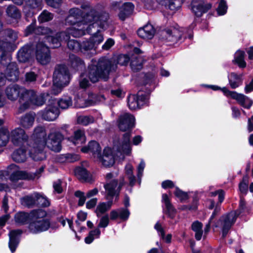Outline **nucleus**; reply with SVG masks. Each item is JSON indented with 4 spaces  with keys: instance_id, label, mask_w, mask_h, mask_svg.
Here are the masks:
<instances>
[{
    "instance_id": "nucleus-1",
    "label": "nucleus",
    "mask_w": 253,
    "mask_h": 253,
    "mask_svg": "<svg viewBox=\"0 0 253 253\" xmlns=\"http://www.w3.org/2000/svg\"><path fill=\"white\" fill-rule=\"evenodd\" d=\"M129 61V57L126 54L119 55L117 62L114 60L102 57L98 60L96 65L89 66L88 78L93 83L97 82L99 79L107 81L109 78L110 74L116 71L117 64L126 66Z\"/></svg>"
},
{
    "instance_id": "nucleus-2",
    "label": "nucleus",
    "mask_w": 253,
    "mask_h": 253,
    "mask_svg": "<svg viewBox=\"0 0 253 253\" xmlns=\"http://www.w3.org/2000/svg\"><path fill=\"white\" fill-rule=\"evenodd\" d=\"M83 8H88V10L83 16L84 23H91L87 26L84 24L85 32L93 35L99 33L100 29H104L108 25L109 14L105 11H98L95 8L86 5L82 6Z\"/></svg>"
},
{
    "instance_id": "nucleus-3",
    "label": "nucleus",
    "mask_w": 253,
    "mask_h": 253,
    "mask_svg": "<svg viewBox=\"0 0 253 253\" xmlns=\"http://www.w3.org/2000/svg\"><path fill=\"white\" fill-rule=\"evenodd\" d=\"M31 138L33 143L30 152V156L35 161H41L45 157L42 152L47 142L45 127L41 125L36 126L33 130Z\"/></svg>"
},
{
    "instance_id": "nucleus-4",
    "label": "nucleus",
    "mask_w": 253,
    "mask_h": 253,
    "mask_svg": "<svg viewBox=\"0 0 253 253\" xmlns=\"http://www.w3.org/2000/svg\"><path fill=\"white\" fill-rule=\"evenodd\" d=\"M27 90L17 84H13L7 86L5 90V94L8 99L13 101L19 97V102L20 105L19 112L22 113L29 108L30 103L24 102Z\"/></svg>"
},
{
    "instance_id": "nucleus-5",
    "label": "nucleus",
    "mask_w": 253,
    "mask_h": 253,
    "mask_svg": "<svg viewBox=\"0 0 253 253\" xmlns=\"http://www.w3.org/2000/svg\"><path fill=\"white\" fill-rule=\"evenodd\" d=\"M72 105V100L69 96H64L58 101L54 98L48 99V121H54L58 117L59 110L58 106L66 109Z\"/></svg>"
},
{
    "instance_id": "nucleus-6",
    "label": "nucleus",
    "mask_w": 253,
    "mask_h": 253,
    "mask_svg": "<svg viewBox=\"0 0 253 253\" xmlns=\"http://www.w3.org/2000/svg\"><path fill=\"white\" fill-rule=\"evenodd\" d=\"M32 222L29 225V229L33 233H37L47 229V223L44 217L46 215L45 211L42 209L34 210L31 212Z\"/></svg>"
},
{
    "instance_id": "nucleus-7",
    "label": "nucleus",
    "mask_w": 253,
    "mask_h": 253,
    "mask_svg": "<svg viewBox=\"0 0 253 253\" xmlns=\"http://www.w3.org/2000/svg\"><path fill=\"white\" fill-rule=\"evenodd\" d=\"M240 214L238 211H232L221 216L215 224L216 227H221L222 237H226L229 230L235 222L237 217Z\"/></svg>"
},
{
    "instance_id": "nucleus-8",
    "label": "nucleus",
    "mask_w": 253,
    "mask_h": 253,
    "mask_svg": "<svg viewBox=\"0 0 253 253\" xmlns=\"http://www.w3.org/2000/svg\"><path fill=\"white\" fill-rule=\"evenodd\" d=\"M125 184V181L123 177H120L119 180L113 179L105 184L104 187L107 193V199H109V197L113 198L116 196V200H118L122 187Z\"/></svg>"
},
{
    "instance_id": "nucleus-9",
    "label": "nucleus",
    "mask_w": 253,
    "mask_h": 253,
    "mask_svg": "<svg viewBox=\"0 0 253 253\" xmlns=\"http://www.w3.org/2000/svg\"><path fill=\"white\" fill-rule=\"evenodd\" d=\"M5 34L8 39H6V41L0 40V62L7 58V52L12 42H15L18 37L17 33L11 29L6 30Z\"/></svg>"
},
{
    "instance_id": "nucleus-10",
    "label": "nucleus",
    "mask_w": 253,
    "mask_h": 253,
    "mask_svg": "<svg viewBox=\"0 0 253 253\" xmlns=\"http://www.w3.org/2000/svg\"><path fill=\"white\" fill-rule=\"evenodd\" d=\"M70 80L69 70L65 65H58L56 67L53 75V81L65 86L69 84Z\"/></svg>"
},
{
    "instance_id": "nucleus-11",
    "label": "nucleus",
    "mask_w": 253,
    "mask_h": 253,
    "mask_svg": "<svg viewBox=\"0 0 253 253\" xmlns=\"http://www.w3.org/2000/svg\"><path fill=\"white\" fill-rule=\"evenodd\" d=\"M131 133L129 131L125 133L121 139L114 140V146L119 152L129 155L131 152L130 138Z\"/></svg>"
},
{
    "instance_id": "nucleus-12",
    "label": "nucleus",
    "mask_w": 253,
    "mask_h": 253,
    "mask_svg": "<svg viewBox=\"0 0 253 253\" xmlns=\"http://www.w3.org/2000/svg\"><path fill=\"white\" fill-rule=\"evenodd\" d=\"M8 172L10 173V179L12 181L21 179H33L35 177V174L20 170L19 167L14 164H12L8 167Z\"/></svg>"
},
{
    "instance_id": "nucleus-13",
    "label": "nucleus",
    "mask_w": 253,
    "mask_h": 253,
    "mask_svg": "<svg viewBox=\"0 0 253 253\" xmlns=\"http://www.w3.org/2000/svg\"><path fill=\"white\" fill-rule=\"evenodd\" d=\"M11 141L15 146H23L27 143L28 136L25 130L17 127L12 130L9 134Z\"/></svg>"
},
{
    "instance_id": "nucleus-14",
    "label": "nucleus",
    "mask_w": 253,
    "mask_h": 253,
    "mask_svg": "<svg viewBox=\"0 0 253 253\" xmlns=\"http://www.w3.org/2000/svg\"><path fill=\"white\" fill-rule=\"evenodd\" d=\"M147 99V95L143 94L140 91L138 92L137 95H130L127 97L128 107L131 110L139 108L146 103Z\"/></svg>"
},
{
    "instance_id": "nucleus-15",
    "label": "nucleus",
    "mask_w": 253,
    "mask_h": 253,
    "mask_svg": "<svg viewBox=\"0 0 253 253\" xmlns=\"http://www.w3.org/2000/svg\"><path fill=\"white\" fill-rule=\"evenodd\" d=\"M135 118L134 116L127 113L120 116L118 120V127L122 131H129L134 126Z\"/></svg>"
},
{
    "instance_id": "nucleus-16",
    "label": "nucleus",
    "mask_w": 253,
    "mask_h": 253,
    "mask_svg": "<svg viewBox=\"0 0 253 253\" xmlns=\"http://www.w3.org/2000/svg\"><path fill=\"white\" fill-rule=\"evenodd\" d=\"M45 98L44 94H36V92L33 90L27 91L24 102H28L30 103V107L31 105L35 106H41L45 102Z\"/></svg>"
},
{
    "instance_id": "nucleus-17",
    "label": "nucleus",
    "mask_w": 253,
    "mask_h": 253,
    "mask_svg": "<svg viewBox=\"0 0 253 253\" xmlns=\"http://www.w3.org/2000/svg\"><path fill=\"white\" fill-rule=\"evenodd\" d=\"M69 15L66 18V23L69 25H76L81 27L84 23V20L81 21L82 17L81 10L77 8H71L69 12Z\"/></svg>"
},
{
    "instance_id": "nucleus-18",
    "label": "nucleus",
    "mask_w": 253,
    "mask_h": 253,
    "mask_svg": "<svg viewBox=\"0 0 253 253\" xmlns=\"http://www.w3.org/2000/svg\"><path fill=\"white\" fill-rule=\"evenodd\" d=\"M63 139L62 134L58 132L51 133L48 135V139L50 140V146H48L52 151L55 152H59L61 150V142Z\"/></svg>"
},
{
    "instance_id": "nucleus-19",
    "label": "nucleus",
    "mask_w": 253,
    "mask_h": 253,
    "mask_svg": "<svg viewBox=\"0 0 253 253\" xmlns=\"http://www.w3.org/2000/svg\"><path fill=\"white\" fill-rule=\"evenodd\" d=\"M191 5L192 11L198 17H201L203 13L207 12L211 7V4L206 3L202 0L197 1L193 0Z\"/></svg>"
},
{
    "instance_id": "nucleus-20",
    "label": "nucleus",
    "mask_w": 253,
    "mask_h": 253,
    "mask_svg": "<svg viewBox=\"0 0 253 253\" xmlns=\"http://www.w3.org/2000/svg\"><path fill=\"white\" fill-rule=\"evenodd\" d=\"M47 47L42 42H39L36 46V55L38 61L42 65L47 63Z\"/></svg>"
},
{
    "instance_id": "nucleus-21",
    "label": "nucleus",
    "mask_w": 253,
    "mask_h": 253,
    "mask_svg": "<svg viewBox=\"0 0 253 253\" xmlns=\"http://www.w3.org/2000/svg\"><path fill=\"white\" fill-rule=\"evenodd\" d=\"M69 39V37L66 32L57 33L54 36L48 35V42L50 47L53 48L60 47L61 41H67Z\"/></svg>"
},
{
    "instance_id": "nucleus-22",
    "label": "nucleus",
    "mask_w": 253,
    "mask_h": 253,
    "mask_svg": "<svg viewBox=\"0 0 253 253\" xmlns=\"http://www.w3.org/2000/svg\"><path fill=\"white\" fill-rule=\"evenodd\" d=\"M46 199L38 194L26 196L21 199L22 204L28 207H31L35 204L40 205L41 203L43 205Z\"/></svg>"
},
{
    "instance_id": "nucleus-23",
    "label": "nucleus",
    "mask_w": 253,
    "mask_h": 253,
    "mask_svg": "<svg viewBox=\"0 0 253 253\" xmlns=\"http://www.w3.org/2000/svg\"><path fill=\"white\" fill-rule=\"evenodd\" d=\"M162 35L168 42L175 43L181 39L182 33L178 29L172 28L164 31Z\"/></svg>"
},
{
    "instance_id": "nucleus-24",
    "label": "nucleus",
    "mask_w": 253,
    "mask_h": 253,
    "mask_svg": "<svg viewBox=\"0 0 253 253\" xmlns=\"http://www.w3.org/2000/svg\"><path fill=\"white\" fill-rule=\"evenodd\" d=\"M97 158L102 164L106 167L112 166L115 163L112 150L108 147L104 148L103 155L102 156L100 154V156L97 157Z\"/></svg>"
},
{
    "instance_id": "nucleus-25",
    "label": "nucleus",
    "mask_w": 253,
    "mask_h": 253,
    "mask_svg": "<svg viewBox=\"0 0 253 253\" xmlns=\"http://www.w3.org/2000/svg\"><path fill=\"white\" fill-rule=\"evenodd\" d=\"M5 74L6 77L3 74H2L4 76L6 80L13 82L17 81L18 79L19 72L16 64L14 62L9 63L6 68Z\"/></svg>"
},
{
    "instance_id": "nucleus-26",
    "label": "nucleus",
    "mask_w": 253,
    "mask_h": 253,
    "mask_svg": "<svg viewBox=\"0 0 253 253\" xmlns=\"http://www.w3.org/2000/svg\"><path fill=\"white\" fill-rule=\"evenodd\" d=\"M84 153L91 152L95 157H100L101 148L99 144L96 141H90L87 146H84L81 149Z\"/></svg>"
},
{
    "instance_id": "nucleus-27",
    "label": "nucleus",
    "mask_w": 253,
    "mask_h": 253,
    "mask_svg": "<svg viewBox=\"0 0 253 253\" xmlns=\"http://www.w3.org/2000/svg\"><path fill=\"white\" fill-rule=\"evenodd\" d=\"M155 34V30L151 24H147L137 31L138 35L143 39H151Z\"/></svg>"
},
{
    "instance_id": "nucleus-28",
    "label": "nucleus",
    "mask_w": 253,
    "mask_h": 253,
    "mask_svg": "<svg viewBox=\"0 0 253 253\" xmlns=\"http://www.w3.org/2000/svg\"><path fill=\"white\" fill-rule=\"evenodd\" d=\"M36 115L33 113H27L21 117L20 121V125L26 129L33 126L35 120Z\"/></svg>"
},
{
    "instance_id": "nucleus-29",
    "label": "nucleus",
    "mask_w": 253,
    "mask_h": 253,
    "mask_svg": "<svg viewBox=\"0 0 253 253\" xmlns=\"http://www.w3.org/2000/svg\"><path fill=\"white\" fill-rule=\"evenodd\" d=\"M162 201L165 203L166 210L165 213L170 218H173L175 215L176 210L171 204L168 196L166 194L162 195Z\"/></svg>"
},
{
    "instance_id": "nucleus-30",
    "label": "nucleus",
    "mask_w": 253,
    "mask_h": 253,
    "mask_svg": "<svg viewBox=\"0 0 253 253\" xmlns=\"http://www.w3.org/2000/svg\"><path fill=\"white\" fill-rule=\"evenodd\" d=\"M21 234L20 230H12L9 233V248L12 253H14L19 243L18 236Z\"/></svg>"
},
{
    "instance_id": "nucleus-31",
    "label": "nucleus",
    "mask_w": 253,
    "mask_h": 253,
    "mask_svg": "<svg viewBox=\"0 0 253 253\" xmlns=\"http://www.w3.org/2000/svg\"><path fill=\"white\" fill-rule=\"evenodd\" d=\"M157 2L171 10L175 11L181 7L183 0H157Z\"/></svg>"
},
{
    "instance_id": "nucleus-32",
    "label": "nucleus",
    "mask_w": 253,
    "mask_h": 253,
    "mask_svg": "<svg viewBox=\"0 0 253 253\" xmlns=\"http://www.w3.org/2000/svg\"><path fill=\"white\" fill-rule=\"evenodd\" d=\"M133 8L134 6L131 2H125L122 4L118 15L119 18L124 21L132 12Z\"/></svg>"
},
{
    "instance_id": "nucleus-33",
    "label": "nucleus",
    "mask_w": 253,
    "mask_h": 253,
    "mask_svg": "<svg viewBox=\"0 0 253 253\" xmlns=\"http://www.w3.org/2000/svg\"><path fill=\"white\" fill-rule=\"evenodd\" d=\"M32 48L30 45H25L23 46L18 52L17 58L20 62H25L30 57Z\"/></svg>"
},
{
    "instance_id": "nucleus-34",
    "label": "nucleus",
    "mask_w": 253,
    "mask_h": 253,
    "mask_svg": "<svg viewBox=\"0 0 253 253\" xmlns=\"http://www.w3.org/2000/svg\"><path fill=\"white\" fill-rule=\"evenodd\" d=\"M233 99H236L239 104L245 108L249 109L253 104V101L243 94H233Z\"/></svg>"
},
{
    "instance_id": "nucleus-35",
    "label": "nucleus",
    "mask_w": 253,
    "mask_h": 253,
    "mask_svg": "<svg viewBox=\"0 0 253 253\" xmlns=\"http://www.w3.org/2000/svg\"><path fill=\"white\" fill-rule=\"evenodd\" d=\"M27 158L26 149L23 148L15 150L12 155L13 160L17 163L25 162Z\"/></svg>"
},
{
    "instance_id": "nucleus-36",
    "label": "nucleus",
    "mask_w": 253,
    "mask_h": 253,
    "mask_svg": "<svg viewBox=\"0 0 253 253\" xmlns=\"http://www.w3.org/2000/svg\"><path fill=\"white\" fill-rule=\"evenodd\" d=\"M31 213L23 212H20L15 215V221L19 224H24L32 222L31 220Z\"/></svg>"
},
{
    "instance_id": "nucleus-37",
    "label": "nucleus",
    "mask_w": 253,
    "mask_h": 253,
    "mask_svg": "<svg viewBox=\"0 0 253 253\" xmlns=\"http://www.w3.org/2000/svg\"><path fill=\"white\" fill-rule=\"evenodd\" d=\"M75 173L77 178L83 181H89L90 180V174L87 170L81 167L77 168L75 170Z\"/></svg>"
},
{
    "instance_id": "nucleus-38",
    "label": "nucleus",
    "mask_w": 253,
    "mask_h": 253,
    "mask_svg": "<svg viewBox=\"0 0 253 253\" xmlns=\"http://www.w3.org/2000/svg\"><path fill=\"white\" fill-rule=\"evenodd\" d=\"M96 47L90 39L80 43V51L84 54H88L91 50L95 51Z\"/></svg>"
},
{
    "instance_id": "nucleus-39",
    "label": "nucleus",
    "mask_w": 253,
    "mask_h": 253,
    "mask_svg": "<svg viewBox=\"0 0 253 253\" xmlns=\"http://www.w3.org/2000/svg\"><path fill=\"white\" fill-rule=\"evenodd\" d=\"M228 80L229 84L233 89L238 87L242 83V76L235 73H231L228 76Z\"/></svg>"
},
{
    "instance_id": "nucleus-40",
    "label": "nucleus",
    "mask_w": 253,
    "mask_h": 253,
    "mask_svg": "<svg viewBox=\"0 0 253 253\" xmlns=\"http://www.w3.org/2000/svg\"><path fill=\"white\" fill-rule=\"evenodd\" d=\"M74 27L71 29H68L67 34H68L70 37V35H71L74 37L79 38L85 35V26L84 24H82L81 27Z\"/></svg>"
},
{
    "instance_id": "nucleus-41",
    "label": "nucleus",
    "mask_w": 253,
    "mask_h": 253,
    "mask_svg": "<svg viewBox=\"0 0 253 253\" xmlns=\"http://www.w3.org/2000/svg\"><path fill=\"white\" fill-rule=\"evenodd\" d=\"M113 204L112 200H109L107 202L99 203L96 209L95 212L97 217H100L111 208Z\"/></svg>"
},
{
    "instance_id": "nucleus-42",
    "label": "nucleus",
    "mask_w": 253,
    "mask_h": 253,
    "mask_svg": "<svg viewBox=\"0 0 253 253\" xmlns=\"http://www.w3.org/2000/svg\"><path fill=\"white\" fill-rule=\"evenodd\" d=\"M202 228V223L198 221H194L192 224L191 228L195 232V237L197 240L199 241L201 239L203 233Z\"/></svg>"
},
{
    "instance_id": "nucleus-43",
    "label": "nucleus",
    "mask_w": 253,
    "mask_h": 253,
    "mask_svg": "<svg viewBox=\"0 0 253 253\" xmlns=\"http://www.w3.org/2000/svg\"><path fill=\"white\" fill-rule=\"evenodd\" d=\"M46 29L42 26H39L38 28H35V23H32L30 25L28 26L25 31V34L26 36L30 34L35 33L37 34H43L45 33Z\"/></svg>"
},
{
    "instance_id": "nucleus-44",
    "label": "nucleus",
    "mask_w": 253,
    "mask_h": 253,
    "mask_svg": "<svg viewBox=\"0 0 253 253\" xmlns=\"http://www.w3.org/2000/svg\"><path fill=\"white\" fill-rule=\"evenodd\" d=\"M85 141L84 131L82 129H78L74 132L73 142L75 145L83 144Z\"/></svg>"
},
{
    "instance_id": "nucleus-45",
    "label": "nucleus",
    "mask_w": 253,
    "mask_h": 253,
    "mask_svg": "<svg viewBox=\"0 0 253 253\" xmlns=\"http://www.w3.org/2000/svg\"><path fill=\"white\" fill-rule=\"evenodd\" d=\"M70 60L71 66L77 70L84 68V65L83 61L79 57L75 55H71L70 56Z\"/></svg>"
},
{
    "instance_id": "nucleus-46",
    "label": "nucleus",
    "mask_w": 253,
    "mask_h": 253,
    "mask_svg": "<svg viewBox=\"0 0 253 253\" xmlns=\"http://www.w3.org/2000/svg\"><path fill=\"white\" fill-rule=\"evenodd\" d=\"M245 53L243 51L238 50L235 54V61L240 68H245L246 63L244 60Z\"/></svg>"
},
{
    "instance_id": "nucleus-47",
    "label": "nucleus",
    "mask_w": 253,
    "mask_h": 253,
    "mask_svg": "<svg viewBox=\"0 0 253 253\" xmlns=\"http://www.w3.org/2000/svg\"><path fill=\"white\" fill-rule=\"evenodd\" d=\"M7 15L14 19L20 18L21 14L17 8L14 5H9L6 9Z\"/></svg>"
},
{
    "instance_id": "nucleus-48",
    "label": "nucleus",
    "mask_w": 253,
    "mask_h": 253,
    "mask_svg": "<svg viewBox=\"0 0 253 253\" xmlns=\"http://www.w3.org/2000/svg\"><path fill=\"white\" fill-rule=\"evenodd\" d=\"M6 79L2 73H0V107L3 106L6 103V99L3 96L2 87L5 85Z\"/></svg>"
},
{
    "instance_id": "nucleus-49",
    "label": "nucleus",
    "mask_w": 253,
    "mask_h": 253,
    "mask_svg": "<svg viewBox=\"0 0 253 253\" xmlns=\"http://www.w3.org/2000/svg\"><path fill=\"white\" fill-rule=\"evenodd\" d=\"M142 59L140 58L134 57L130 62V67L134 72H138L142 68Z\"/></svg>"
},
{
    "instance_id": "nucleus-50",
    "label": "nucleus",
    "mask_w": 253,
    "mask_h": 253,
    "mask_svg": "<svg viewBox=\"0 0 253 253\" xmlns=\"http://www.w3.org/2000/svg\"><path fill=\"white\" fill-rule=\"evenodd\" d=\"M94 122V118L91 116H81L77 119L78 123L84 126H87Z\"/></svg>"
},
{
    "instance_id": "nucleus-51",
    "label": "nucleus",
    "mask_w": 253,
    "mask_h": 253,
    "mask_svg": "<svg viewBox=\"0 0 253 253\" xmlns=\"http://www.w3.org/2000/svg\"><path fill=\"white\" fill-rule=\"evenodd\" d=\"M9 138V133L7 129L0 130V146L6 145Z\"/></svg>"
},
{
    "instance_id": "nucleus-52",
    "label": "nucleus",
    "mask_w": 253,
    "mask_h": 253,
    "mask_svg": "<svg viewBox=\"0 0 253 253\" xmlns=\"http://www.w3.org/2000/svg\"><path fill=\"white\" fill-rule=\"evenodd\" d=\"M64 87L62 84H59L58 83H56L55 81H53V84L51 88L50 93L53 95H57L61 92Z\"/></svg>"
},
{
    "instance_id": "nucleus-53",
    "label": "nucleus",
    "mask_w": 253,
    "mask_h": 253,
    "mask_svg": "<svg viewBox=\"0 0 253 253\" xmlns=\"http://www.w3.org/2000/svg\"><path fill=\"white\" fill-rule=\"evenodd\" d=\"M74 195L78 198H79V201L78 205L79 206H83L86 200V198H87L86 196H85L84 192L78 190L75 192Z\"/></svg>"
},
{
    "instance_id": "nucleus-54",
    "label": "nucleus",
    "mask_w": 253,
    "mask_h": 253,
    "mask_svg": "<svg viewBox=\"0 0 253 253\" xmlns=\"http://www.w3.org/2000/svg\"><path fill=\"white\" fill-rule=\"evenodd\" d=\"M67 46L69 49L73 51L80 50V43L75 40H68Z\"/></svg>"
},
{
    "instance_id": "nucleus-55",
    "label": "nucleus",
    "mask_w": 253,
    "mask_h": 253,
    "mask_svg": "<svg viewBox=\"0 0 253 253\" xmlns=\"http://www.w3.org/2000/svg\"><path fill=\"white\" fill-rule=\"evenodd\" d=\"M62 181L61 179H57L53 183V188L54 192L57 194H61L62 193L63 189L62 186Z\"/></svg>"
},
{
    "instance_id": "nucleus-56",
    "label": "nucleus",
    "mask_w": 253,
    "mask_h": 253,
    "mask_svg": "<svg viewBox=\"0 0 253 253\" xmlns=\"http://www.w3.org/2000/svg\"><path fill=\"white\" fill-rule=\"evenodd\" d=\"M174 193L175 196L178 198L181 201L187 200L189 198L188 194L182 191L178 187H176L175 191Z\"/></svg>"
},
{
    "instance_id": "nucleus-57",
    "label": "nucleus",
    "mask_w": 253,
    "mask_h": 253,
    "mask_svg": "<svg viewBox=\"0 0 253 253\" xmlns=\"http://www.w3.org/2000/svg\"><path fill=\"white\" fill-rule=\"evenodd\" d=\"M93 43L94 45L97 47V45L102 42L103 40V37L100 32L97 33L93 35L90 38Z\"/></svg>"
},
{
    "instance_id": "nucleus-58",
    "label": "nucleus",
    "mask_w": 253,
    "mask_h": 253,
    "mask_svg": "<svg viewBox=\"0 0 253 253\" xmlns=\"http://www.w3.org/2000/svg\"><path fill=\"white\" fill-rule=\"evenodd\" d=\"M227 5L224 0H221L217 8V12L219 15H224L226 12Z\"/></svg>"
},
{
    "instance_id": "nucleus-59",
    "label": "nucleus",
    "mask_w": 253,
    "mask_h": 253,
    "mask_svg": "<svg viewBox=\"0 0 253 253\" xmlns=\"http://www.w3.org/2000/svg\"><path fill=\"white\" fill-rule=\"evenodd\" d=\"M239 188L241 193L246 194L248 191V182L245 179L239 184Z\"/></svg>"
},
{
    "instance_id": "nucleus-60",
    "label": "nucleus",
    "mask_w": 253,
    "mask_h": 253,
    "mask_svg": "<svg viewBox=\"0 0 253 253\" xmlns=\"http://www.w3.org/2000/svg\"><path fill=\"white\" fill-rule=\"evenodd\" d=\"M27 6L32 8L39 7L41 4L42 0H25Z\"/></svg>"
},
{
    "instance_id": "nucleus-61",
    "label": "nucleus",
    "mask_w": 253,
    "mask_h": 253,
    "mask_svg": "<svg viewBox=\"0 0 253 253\" xmlns=\"http://www.w3.org/2000/svg\"><path fill=\"white\" fill-rule=\"evenodd\" d=\"M25 76V81L28 83L35 82L37 77V75L33 72L26 73Z\"/></svg>"
},
{
    "instance_id": "nucleus-62",
    "label": "nucleus",
    "mask_w": 253,
    "mask_h": 253,
    "mask_svg": "<svg viewBox=\"0 0 253 253\" xmlns=\"http://www.w3.org/2000/svg\"><path fill=\"white\" fill-rule=\"evenodd\" d=\"M119 211L120 218L124 220L127 219L130 214L128 210L126 208L119 209Z\"/></svg>"
},
{
    "instance_id": "nucleus-63",
    "label": "nucleus",
    "mask_w": 253,
    "mask_h": 253,
    "mask_svg": "<svg viewBox=\"0 0 253 253\" xmlns=\"http://www.w3.org/2000/svg\"><path fill=\"white\" fill-rule=\"evenodd\" d=\"M109 222V219L108 215L107 214L104 215L101 218L100 222L98 225V227L105 228L108 226Z\"/></svg>"
},
{
    "instance_id": "nucleus-64",
    "label": "nucleus",
    "mask_w": 253,
    "mask_h": 253,
    "mask_svg": "<svg viewBox=\"0 0 253 253\" xmlns=\"http://www.w3.org/2000/svg\"><path fill=\"white\" fill-rule=\"evenodd\" d=\"M145 168V163L143 160H141L140 163L137 168V177L139 179V184H140L141 177L142 176L143 171Z\"/></svg>"
}]
</instances>
